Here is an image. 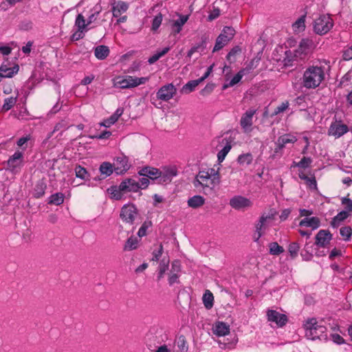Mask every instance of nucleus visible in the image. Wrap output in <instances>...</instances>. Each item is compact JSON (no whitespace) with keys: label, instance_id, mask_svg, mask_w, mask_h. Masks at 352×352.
<instances>
[{"label":"nucleus","instance_id":"obj_1","mask_svg":"<svg viewBox=\"0 0 352 352\" xmlns=\"http://www.w3.org/2000/svg\"><path fill=\"white\" fill-rule=\"evenodd\" d=\"M326 60H319L309 65L304 71L302 85L306 89H316L320 86L325 78Z\"/></svg>","mask_w":352,"mask_h":352},{"label":"nucleus","instance_id":"obj_2","mask_svg":"<svg viewBox=\"0 0 352 352\" xmlns=\"http://www.w3.org/2000/svg\"><path fill=\"white\" fill-rule=\"evenodd\" d=\"M148 77L138 78L132 76H117L113 79V86L120 89H130L145 84Z\"/></svg>","mask_w":352,"mask_h":352},{"label":"nucleus","instance_id":"obj_3","mask_svg":"<svg viewBox=\"0 0 352 352\" xmlns=\"http://www.w3.org/2000/svg\"><path fill=\"white\" fill-rule=\"evenodd\" d=\"M5 168L12 174H18L25 164L24 153L22 151L16 150L14 154L10 155L8 160L4 162Z\"/></svg>","mask_w":352,"mask_h":352},{"label":"nucleus","instance_id":"obj_4","mask_svg":"<svg viewBox=\"0 0 352 352\" xmlns=\"http://www.w3.org/2000/svg\"><path fill=\"white\" fill-rule=\"evenodd\" d=\"M305 336L308 339H321L326 332V327L324 325L318 324L316 318H311L307 321L305 324Z\"/></svg>","mask_w":352,"mask_h":352},{"label":"nucleus","instance_id":"obj_5","mask_svg":"<svg viewBox=\"0 0 352 352\" xmlns=\"http://www.w3.org/2000/svg\"><path fill=\"white\" fill-rule=\"evenodd\" d=\"M333 26V19L329 14H322L314 20V31L319 35H324L329 32Z\"/></svg>","mask_w":352,"mask_h":352},{"label":"nucleus","instance_id":"obj_6","mask_svg":"<svg viewBox=\"0 0 352 352\" xmlns=\"http://www.w3.org/2000/svg\"><path fill=\"white\" fill-rule=\"evenodd\" d=\"M235 34V30L233 28L226 26L223 28L221 33L218 36L214 46L213 52L221 50L227 43L232 39Z\"/></svg>","mask_w":352,"mask_h":352},{"label":"nucleus","instance_id":"obj_7","mask_svg":"<svg viewBox=\"0 0 352 352\" xmlns=\"http://www.w3.org/2000/svg\"><path fill=\"white\" fill-rule=\"evenodd\" d=\"M121 219L129 224H133L138 217V210L133 204H125L120 210Z\"/></svg>","mask_w":352,"mask_h":352},{"label":"nucleus","instance_id":"obj_8","mask_svg":"<svg viewBox=\"0 0 352 352\" xmlns=\"http://www.w3.org/2000/svg\"><path fill=\"white\" fill-rule=\"evenodd\" d=\"M194 186L196 188L201 186L204 189H209L211 190L215 187V185L212 183L208 173L206 170H199L194 181Z\"/></svg>","mask_w":352,"mask_h":352},{"label":"nucleus","instance_id":"obj_9","mask_svg":"<svg viewBox=\"0 0 352 352\" xmlns=\"http://www.w3.org/2000/svg\"><path fill=\"white\" fill-rule=\"evenodd\" d=\"M176 93V87L172 83H168L160 88L156 93V97L160 100L167 102L172 99Z\"/></svg>","mask_w":352,"mask_h":352},{"label":"nucleus","instance_id":"obj_10","mask_svg":"<svg viewBox=\"0 0 352 352\" xmlns=\"http://www.w3.org/2000/svg\"><path fill=\"white\" fill-rule=\"evenodd\" d=\"M297 141L296 136L291 134H284L280 136L276 142V147L274 148V156L277 155L280 157L282 155L281 151L287 144H294Z\"/></svg>","mask_w":352,"mask_h":352},{"label":"nucleus","instance_id":"obj_11","mask_svg":"<svg viewBox=\"0 0 352 352\" xmlns=\"http://www.w3.org/2000/svg\"><path fill=\"white\" fill-rule=\"evenodd\" d=\"M349 131V127L342 121L336 120L331 122L328 129V135L333 136L335 138H339Z\"/></svg>","mask_w":352,"mask_h":352},{"label":"nucleus","instance_id":"obj_12","mask_svg":"<svg viewBox=\"0 0 352 352\" xmlns=\"http://www.w3.org/2000/svg\"><path fill=\"white\" fill-rule=\"evenodd\" d=\"M230 206L237 210H245L252 206V201L245 197L236 195L230 199Z\"/></svg>","mask_w":352,"mask_h":352},{"label":"nucleus","instance_id":"obj_13","mask_svg":"<svg viewBox=\"0 0 352 352\" xmlns=\"http://www.w3.org/2000/svg\"><path fill=\"white\" fill-rule=\"evenodd\" d=\"M114 172L117 175H122L125 173L130 168V164L127 157L120 155L116 157L113 160Z\"/></svg>","mask_w":352,"mask_h":352},{"label":"nucleus","instance_id":"obj_14","mask_svg":"<svg viewBox=\"0 0 352 352\" xmlns=\"http://www.w3.org/2000/svg\"><path fill=\"white\" fill-rule=\"evenodd\" d=\"M255 109H248L244 113L240 120V125L245 133L252 131V126L253 124V117L256 113Z\"/></svg>","mask_w":352,"mask_h":352},{"label":"nucleus","instance_id":"obj_15","mask_svg":"<svg viewBox=\"0 0 352 352\" xmlns=\"http://www.w3.org/2000/svg\"><path fill=\"white\" fill-rule=\"evenodd\" d=\"M213 65H210L208 67L207 71L205 72L204 76L197 80H190L188 82L182 87V91L186 94H189L195 90V89L199 85V83L206 79L212 71Z\"/></svg>","mask_w":352,"mask_h":352},{"label":"nucleus","instance_id":"obj_16","mask_svg":"<svg viewBox=\"0 0 352 352\" xmlns=\"http://www.w3.org/2000/svg\"><path fill=\"white\" fill-rule=\"evenodd\" d=\"M267 316L270 322L275 323L278 327H283L287 321V318L285 314L276 310L269 309L267 312Z\"/></svg>","mask_w":352,"mask_h":352},{"label":"nucleus","instance_id":"obj_17","mask_svg":"<svg viewBox=\"0 0 352 352\" xmlns=\"http://www.w3.org/2000/svg\"><path fill=\"white\" fill-rule=\"evenodd\" d=\"M177 169L175 166H165L160 170V177L159 183H168L172 179L177 176Z\"/></svg>","mask_w":352,"mask_h":352},{"label":"nucleus","instance_id":"obj_18","mask_svg":"<svg viewBox=\"0 0 352 352\" xmlns=\"http://www.w3.org/2000/svg\"><path fill=\"white\" fill-rule=\"evenodd\" d=\"M332 239V234L327 230H320L316 235L315 244L319 248H325L330 243Z\"/></svg>","mask_w":352,"mask_h":352},{"label":"nucleus","instance_id":"obj_19","mask_svg":"<svg viewBox=\"0 0 352 352\" xmlns=\"http://www.w3.org/2000/svg\"><path fill=\"white\" fill-rule=\"evenodd\" d=\"M120 190H122L124 193L129 192H136L140 190V186H138V182L136 180L129 178L123 180L120 183Z\"/></svg>","mask_w":352,"mask_h":352},{"label":"nucleus","instance_id":"obj_20","mask_svg":"<svg viewBox=\"0 0 352 352\" xmlns=\"http://www.w3.org/2000/svg\"><path fill=\"white\" fill-rule=\"evenodd\" d=\"M181 271V265L179 261H174L171 265V270L168 276V283L170 285L178 282L179 272Z\"/></svg>","mask_w":352,"mask_h":352},{"label":"nucleus","instance_id":"obj_21","mask_svg":"<svg viewBox=\"0 0 352 352\" xmlns=\"http://www.w3.org/2000/svg\"><path fill=\"white\" fill-rule=\"evenodd\" d=\"M213 334L218 337L225 336L230 333V326L223 322H215L212 328Z\"/></svg>","mask_w":352,"mask_h":352},{"label":"nucleus","instance_id":"obj_22","mask_svg":"<svg viewBox=\"0 0 352 352\" xmlns=\"http://www.w3.org/2000/svg\"><path fill=\"white\" fill-rule=\"evenodd\" d=\"M139 174L151 179H157L158 182H160V170L156 168L150 166L144 167L139 171Z\"/></svg>","mask_w":352,"mask_h":352},{"label":"nucleus","instance_id":"obj_23","mask_svg":"<svg viewBox=\"0 0 352 352\" xmlns=\"http://www.w3.org/2000/svg\"><path fill=\"white\" fill-rule=\"evenodd\" d=\"M129 8V4L126 2L119 1L116 2L112 6V13L113 17L118 18L122 14L126 12Z\"/></svg>","mask_w":352,"mask_h":352},{"label":"nucleus","instance_id":"obj_24","mask_svg":"<svg viewBox=\"0 0 352 352\" xmlns=\"http://www.w3.org/2000/svg\"><path fill=\"white\" fill-rule=\"evenodd\" d=\"M179 18L174 21L172 25V34L174 36L182 31V27L187 22L189 18L188 15L179 14Z\"/></svg>","mask_w":352,"mask_h":352},{"label":"nucleus","instance_id":"obj_25","mask_svg":"<svg viewBox=\"0 0 352 352\" xmlns=\"http://www.w3.org/2000/svg\"><path fill=\"white\" fill-rule=\"evenodd\" d=\"M299 226L301 227L311 228L312 230H316L320 227V219L316 217H305L300 221Z\"/></svg>","mask_w":352,"mask_h":352},{"label":"nucleus","instance_id":"obj_26","mask_svg":"<svg viewBox=\"0 0 352 352\" xmlns=\"http://www.w3.org/2000/svg\"><path fill=\"white\" fill-rule=\"evenodd\" d=\"M123 112L124 110L122 108H118L109 118L101 122L100 125L105 127H110L112 124L118 121L119 118L122 115Z\"/></svg>","mask_w":352,"mask_h":352},{"label":"nucleus","instance_id":"obj_27","mask_svg":"<svg viewBox=\"0 0 352 352\" xmlns=\"http://www.w3.org/2000/svg\"><path fill=\"white\" fill-rule=\"evenodd\" d=\"M99 171L102 178L104 179L114 172L113 165L109 162H104L100 165Z\"/></svg>","mask_w":352,"mask_h":352},{"label":"nucleus","instance_id":"obj_28","mask_svg":"<svg viewBox=\"0 0 352 352\" xmlns=\"http://www.w3.org/2000/svg\"><path fill=\"white\" fill-rule=\"evenodd\" d=\"M314 45V42L309 38H302L298 45L297 52L300 54H307Z\"/></svg>","mask_w":352,"mask_h":352},{"label":"nucleus","instance_id":"obj_29","mask_svg":"<svg viewBox=\"0 0 352 352\" xmlns=\"http://www.w3.org/2000/svg\"><path fill=\"white\" fill-rule=\"evenodd\" d=\"M267 226V223L264 221L263 217H260L258 222L255 225L256 237L254 241H258V239L264 234V230Z\"/></svg>","mask_w":352,"mask_h":352},{"label":"nucleus","instance_id":"obj_30","mask_svg":"<svg viewBox=\"0 0 352 352\" xmlns=\"http://www.w3.org/2000/svg\"><path fill=\"white\" fill-rule=\"evenodd\" d=\"M222 143H225L224 146L222 149H221L217 153V158L219 163L222 162L227 154L230 151L232 146L231 142H229L227 139L224 138L222 140Z\"/></svg>","mask_w":352,"mask_h":352},{"label":"nucleus","instance_id":"obj_31","mask_svg":"<svg viewBox=\"0 0 352 352\" xmlns=\"http://www.w3.org/2000/svg\"><path fill=\"white\" fill-rule=\"evenodd\" d=\"M46 188L47 185L43 180L38 181L34 188V197L36 198H41L43 197L45 195Z\"/></svg>","mask_w":352,"mask_h":352},{"label":"nucleus","instance_id":"obj_32","mask_svg":"<svg viewBox=\"0 0 352 352\" xmlns=\"http://www.w3.org/2000/svg\"><path fill=\"white\" fill-rule=\"evenodd\" d=\"M305 19L306 15H302L292 24V30L294 33L298 34L305 30Z\"/></svg>","mask_w":352,"mask_h":352},{"label":"nucleus","instance_id":"obj_33","mask_svg":"<svg viewBox=\"0 0 352 352\" xmlns=\"http://www.w3.org/2000/svg\"><path fill=\"white\" fill-rule=\"evenodd\" d=\"M19 72V66L15 65L13 67H7L6 65H1L0 67V74L3 78H12Z\"/></svg>","mask_w":352,"mask_h":352},{"label":"nucleus","instance_id":"obj_34","mask_svg":"<svg viewBox=\"0 0 352 352\" xmlns=\"http://www.w3.org/2000/svg\"><path fill=\"white\" fill-rule=\"evenodd\" d=\"M205 203V199L201 195H195L188 200V206L192 208L202 206Z\"/></svg>","mask_w":352,"mask_h":352},{"label":"nucleus","instance_id":"obj_35","mask_svg":"<svg viewBox=\"0 0 352 352\" xmlns=\"http://www.w3.org/2000/svg\"><path fill=\"white\" fill-rule=\"evenodd\" d=\"M88 23L85 20L84 16L82 14H79L77 15L75 20L74 26L76 28V30H80V32H87L88 29L87 27L88 26Z\"/></svg>","mask_w":352,"mask_h":352},{"label":"nucleus","instance_id":"obj_36","mask_svg":"<svg viewBox=\"0 0 352 352\" xmlns=\"http://www.w3.org/2000/svg\"><path fill=\"white\" fill-rule=\"evenodd\" d=\"M109 54V49L105 45L97 46L94 50V54L99 60H104Z\"/></svg>","mask_w":352,"mask_h":352},{"label":"nucleus","instance_id":"obj_37","mask_svg":"<svg viewBox=\"0 0 352 352\" xmlns=\"http://www.w3.org/2000/svg\"><path fill=\"white\" fill-rule=\"evenodd\" d=\"M206 172L208 173L210 179H212V183H213L215 186L220 184L221 176L219 174V167L217 169L214 168H208Z\"/></svg>","mask_w":352,"mask_h":352},{"label":"nucleus","instance_id":"obj_38","mask_svg":"<svg viewBox=\"0 0 352 352\" xmlns=\"http://www.w3.org/2000/svg\"><path fill=\"white\" fill-rule=\"evenodd\" d=\"M139 241L137 237L131 236L126 241L124 245V251H131L135 250L138 247Z\"/></svg>","mask_w":352,"mask_h":352},{"label":"nucleus","instance_id":"obj_39","mask_svg":"<svg viewBox=\"0 0 352 352\" xmlns=\"http://www.w3.org/2000/svg\"><path fill=\"white\" fill-rule=\"evenodd\" d=\"M245 75L244 74V70H240L232 79L231 80L227 83V84H224L223 85V89H228V87H233L235 85H236L238 82H239L241 81V80L242 79L243 76Z\"/></svg>","mask_w":352,"mask_h":352},{"label":"nucleus","instance_id":"obj_40","mask_svg":"<svg viewBox=\"0 0 352 352\" xmlns=\"http://www.w3.org/2000/svg\"><path fill=\"white\" fill-rule=\"evenodd\" d=\"M202 300H203V303L207 309H210L212 307L214 296H213L212 294L209 290H207L204 293Z\"/></svg>","mask_w":352,"mask_h":352},{"label":"nucleus","instance_id":"obj_41","mask_svg":"<svg viewBox=\"0 0 352 352\" xmlns=\"http://www.w3.org/2000/svg\"><path fill=\"white\" fill-rule=\"evenodd\" d=\"M64 195L61 192H56L52 195L49 198V204L59 206L64 201Z\"/></svg>","mask_w":352,"mask_h":352},{"label":"nucleus","instance_id":"obj_42","mask_svg":"<svg viewBox=\"0 0 352 352\" xmlns=\"http://www.w3.org/2000/svg\"><path fill=\"white\" fill-rule=\"evenodd\" d=\"M349 217L347 211L340 212L332 220L331 225L333 227H338L340 223Z\"/></svg>","mask_w":352,"mask_h":352},{"label":"nucleus","instance_id":"obj_43","mask_svg":"<svg viewBox=\"0 0 352 352\" xmlns=\"http://www.w3.org/2000/svg\"><path fill=\"white\" fill-rule=\"evenodd\" d=\"M269 253L272 255H279L284 252V248L276 242H272L269 244Z\"/></svg>","mask_w":352,"mask_h":352},{"label":"nucleus","instance_id":"obj_44","mask_svg":"<svg viewBox=\"0 0 352 352\" xmlns=\"http://www.w3.org/2000/svg\"><path fill=\"white\" fill-rule=\"evenodd\" d=\"M176 346L181 352H187L188 346L184 336H179L175 340Z\"/></svg>","mask_w":352,"mask_h":352},{"label":"nucleus","instance_id":"obj_45","mask_svg":"<svg viewBox=\"0 0 352 352\" xmlns=\"http://www.w3.org/2000/svg\"><path fill=\"white\" fill-rule=\"evenodd\" d=\"M108 192L111 195L112 198L120 200L122 197L123 191L120 190V184L119 186H111L107 190Z\"/></svg>","mask_w":352,"mask_h":352},{"label":"nucleus","instance_id":"obj_46","mask_svg":"<svg viewBox=\"0 0 352 352\" xmlns=\"http://www.w3.org/2000/svg\"><path fill=\"white\" fill-rule=\"evenodd\" d=\"M168 263H169V261L168 260L166 261L165 259H163L160 262L159 267H158V274H157V280H161L164 277V275L168 269Z\"/></svg>","mask_w":352,"mask_h":352},{"label":"nucleus","instance_id":"obj_47","mask_svg":"<svg viewBox=\"0 0 352 352\" xmlns=\"http://www.w3.org/2000/svg\"><path fill=\"white\" fill-rule=\"evenodd\" d=\"M148 340L146 342V344L150 350L155 351V352H170V349L167 347L166 345L164 344L160 346H154L153 347L151 343V338L150 335H148Z\"/></svg>","mask_w":352,"mask_h":352},{"label":"nucleus","instance_id":"obj_48","mask_svg":"<svg viewBox=\"0 0 352 352\" xmlns=\"http://www.w3.org/2000/svg\"><path fill=\"white\" fill-rule=\"evenodd\" d=\"M76 176L82 179L86 180L88 179L89 175L87 171L86 168L78 165L75 168Z\"/></svg>","mask_w":352,"mask_h":352},{"label":"nucleus","instance_id":"obj_49","mask_svg":"<svg viewBox=\"0 0 352 352\" xmlns=\"http://www.w3.org/2000/svg\"><path fill=\"white\" fill-rule=\"evenodd\" d=\"M31 140V135H27L25 136L20 138L16 142V145L21 148V151L24 153V151L28 148V142Z\"/></svg>","mask_w":352,"mask_h":352},{"label":"nucleus","instance_id":"obj_50","mask_svg":"<svg viewBox=\"0 0 352 352\" xmlns=\"http://www.w3.org/2000/svg\"><path fill=\"white\" fill-rule=\"evenodd\" d=\"M340 234L344 241H349L352 234V229L350 226H344L340 229Z\"/></svg>","mask_w":352,"mask_h":352},{"label":"nucleus","instance_id":"obj_51","mask_svg":"<svg viewBox=\"0 0 352 352\" xmlns=\"http://www.w3.org/2000/svg\"><path fill=\"white\" fill-rule=\"evenodd\" d=\"M238 162L241 165H249L252 161V157L250 154H243L238 157Z\"/></svg>","mask_w":352,"mask_h":352},{"label":"nucleus","instance_id":"obj_52","mask_svg":"<svg viewBox=\"0 0 352 352\" xmlns=\"http://www.w3.org/2000/svg\"><path fill=\"white\" fill-rule=\"evenodd\" d=\"M300 250V245L296 242H292L289 245L288 251L292 257L294 258L298 255Z\"/></svg>","mask_w":352,"mask_h":352},{"label":"nucleus","instance_id":"obj_53","mask_svg":"<svg viewBox=\"0 0 352 352\" xmlns=\"http://www.w3.org/2000/svg\"><path fill=\"white\" fill-rule=\"evenodd\" d=\"M16 102V98L14 97L7 98L4 100V103L3 105V109L6 111L10 110Z\"/></svg>","mask_w":352,"mask_h":352},{"label":"nucleus","instance_id":"obj_54","mask_svg":"<svg viewBox=\"0 0 352 352\" xmlns=\"http://www.w3.org/2000/svg\"><path fill=\"white\" fill-rule=\"evenodd\" d=\"M276 214L277 212L276 211V210L274 208H271L267 213H263L260 217H263L264 221L267 223L268 221L274 219Z\"/></svg>","mask_w":352,"mask_h":352},{"label":"nucleus","instance_id":"obj_55","mask_svg":"<svg viewBox=\"0 0 352 352\" xmlns=\"http://www.w3.org/2000/svg\"><path fill=\"white\" fill-rule=\"evenodd\" d=\"M162 22V14H158L155 16L152 22V30L156 31L160 28Z\"/></svg>","mask_w":352,"mask_h":352},{"label":"nucleus","instance_id":"obj_56","mask_svg":"<svg viewBox=\"0 0 352 352\" xmlns=\"http://www.w3.org/2000/svg\"><path fill=\"white\" fill-rule=\"evenodd\" d=\"M312 160L310 157H303L300 162L295 164L298 168H306L309 166Z\"/></svg>","mask_w":352,"mask_h":352},{"label":"nucleus","instance_id":"obj_57","mask_svg":"<svg viewBox=\"0 0 352 352\" xmlns=\"http://www.w3.org/2000/svg\"><path fill=\"white\" fill-rule=\"evenodd\" d=\"M289 107V102L287 101L282 102L279 106H278L273 113L272 114V116H277L283 112H284L286 109H287Z\"/></svg>","mask_w":352,"mask_h":352},{"label":"nucleus","instance_id":"obj_58","mask_svg":"<svg viewBox=\"0 0 352 352\" xmlns=\"http://www.w3.org/2000/svg\"><path fill=\"white\" fill-rule=\"evenodd\" d=\"M258 62V59H252L250 63L243 69L241 70H244V74H247L250 73L252 69H254Z\"/></svg>","mask_w":352,"mask_h":352},{"label":"nucleus","instance_id":"obj_59","mask_svg":"<svg viewBox=\"0 0 352 352\" xmlns=\"http://www.w3.org/2000/svg\"><path fill=\"white\" fill-rule=\"evenodd\" d=\"M163 252V246L162 245H160L159 248L157 250H155L153 252V257L151 258L152 261H157L160 258Z\"/></svg>","mask_w":352,"mask_h":352},{"label":"nucleus","instance_id":"obj_60","mask_svg":"<svg viewBox=\"0 0 352 352\" xmlns=\"http://www.w3.org/2000/svg\"><path fill=\"white\" fill-rule=\"evenodd\" d=\"M19 27L21 30L28 31L32 29L33 23L30 20H24L21 21V23L19 25Z\"/></svg>","mask_w":352,"mask_h":352},{"label":"nucleus","instance_id":"obj_61","mask_svg":"<svg viewBox=\"0 0 352 352\" xmlns=\"http://www.w3.org/2000/svg\"><path fill=\"white\" fill-rule=\"evenodd\" d=\"M342 204L344 207V211H347V213L352 211V201L350 199L343 198Z\"/></svg>","mask_w":352,"mask_h":352},{"label":"nucleus","instance_id":"obj_62","mask_svg":"<svg viewBox=\"0 0 352 352\" xmlns=\"http://www.w3.org/2000/svg\"><path fill=\"white\" fill-rule=\"evenodd\" d=\"M67 128H68V126H67V123L64 120H62L55 125L52 133H54L58 131H65V129H67Z\"/></svg>","mask_w":352,"mask_h":352},{"label":"nucleus","instance_id":"obj_63","mask_svg":"<svg viewBox=\"0 0 352 352\" xmlns=\"http://www.w3.org/2000/svg\"><path fill=\"white\" fill-rule=\"evenodd\" d=\"M111 135V132L109 131H104L100 134L95 135L94 136H91V138L93 139H99V140H103V139H107L109 138Z\"/></svg>","mask_w":352,"mask_h":352},{"label":"nucleus","instance_id":"obj_64","mask_svg":"<svg viewBox=\"0 0 352 352\" xmlns=\"http://www.w3.org/2000/svg\"><path fill=\"white\" fill-rule=\"evenodd\" d=\"M148 226L149 224H148L146 222H144L138 230V236L140 237L145 236L146 234V230L148 229Z\"/></svg>","mask_w":352,"mask_h":352}]
</instances>
